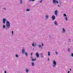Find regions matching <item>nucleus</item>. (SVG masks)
I'll return each mask as SVG.
<instances>
[{
	"mask_svg": "<svg viewBox=\"0 0 73 73\" xmlns=\"http://www.w3.org/2000/svg\"><path fill=\"white\" fill-rule=\"evenodd\" d=\"M6 23V25L7 26V28L8 27L9 28H10V25H11V23L9 22V21H7Z\"/></svg>",
	"mask_w": 73,
	"mask_h": 73,
	"instance_id": "obj_1",
	"label": "nucleus"
},
{
	"mask_svg": "<svg viewBox=\"0 0 73 73\" xmlns=\"http://www.w3.org/2000/svg\"><path fill=\"white\" fill-rule=\"evenodd\" d=\"M53 64H54V65H53V67H56L57 63L56 62V61H55L54 60H53Z\"/></svg>",
	"mask_w": 73,
	"mask_h": 73,
	"instance_id": "obj_2",
	"label": "nucleus"
},
{
	"mask_svg": "<svg viewBox=\"0 0 73 73\" xmlns=\"http://www.w3.org/2000/svg\"><path fill=\"white\" fill-rule=\"evenodd\" d=\"M52 19V20L53 21H54V20L56 19V17H55V16L54 15H53L51 17Z\"/></svg>",
	"mask_w": 73,
	"mask_h": 73,
	"instance_id": "obj_3",
	"label": "nucleus"
},
{
	"mask_svg": "<svg viewBox=\"0 0 73 73\" xmlns=\"http://www.w3.org/2000/svg\"><path fill=\"white\" fill-rule=\"evenodd\" d=\"M53 3H55V4H56V3L57 4L58 3V1H56V0H53Z\"/></svg>",
	"mask_w": 73,
	"mask_h": 73,
	"instance_id": "obj_4",
	"label": "nucleus"
},
{
	"mask_svg": "<svg viewBox=\"0 0 73 73\" xmlns=\"http://www.w3.org/2000/svg\"><path fill=\"white\" fill-rule=\"evenodd\" d=\"M36 55L37 58H38V57H39V54H38V53L36 52Z\"/></svg>",
	"mask_w": 73,
	"mask_h": 73,
	"instance_id": "obj_5",
	"label": "nucleus"
},
{
	"mask_svg": "<svg viewBox=\"0 0 73 73\" xmlns=\"http://www.w3.org/2000/svg\"><path fill=\"white\" fill-rule=\"evenodd\" d=\"M5 21H6V19L5 18H3V24L5 23Z\"/></svg>",
	"mask_w": 73,
	"mask_h": 73,
	"instance_id": "obj_6",
	"label": "nucleus"
},
{
	"mask_svg": "<svg viewBox=\"0 0 73 73\" xmlns=\"http://www.w3.org/2000/svg\"><path fill=\"white\" fill-rule=\"evenodd\" d=\"M58 13V11L57 10H56L55 11V15L56 16H57V13Z\"/></svg>",
	"mask_w": 73,
	"mask_h": 73,
	"instance_id": "obj_7",
	"label": "nucleus"
},
{
	"mask_svg": "<svg viewBox=\"0 0 73 73\" xmlns=\"http://www.w3.org/2000/svg\"><path fill=\"white\" fill-rule=\"evenodd\" d=\"M22 54H24V53H25V50L24 48H23L22 50Z\"/></svg>",
	"mask_w": 73,
	"mask_h": 73,
	"instance_id": "obj_8",
	"label": "nucleus"
},
{
	"mask_svg": "<svg viewBox=\"0 0 73 73\" xmlns=\"http://www.w3.org/2000/svg\"><path fill=\"white\" fill-rule=\"evenodd\" d=\"M31 65L32 66H35V63L34 62H31Z\"/></svg>",
	"mask_w": 73,
	"mask_h": 73,
	"instance_id": "obj_9",
	"label": "nucleus"
},
{
	"mask_svg": "<svg viewBox=\"0 0 73 73\" xmlns=\"http://www.w3.org/2000/svg\"><path fill=\"white\" fill-rule=\"evenodd\" d=\"M54 24L55 25H57V21H54Z\"/></svg>",
	"mask_w": 73,
	"mask_h": 73,
	"instance_id": "obj_10",
	"label": "nucleus"
},
{
	"mask_svg": "<svg viewBox=\"0 0 73 73\" xmlns=\"http://www.w3.org/2000/svg\"><path fill=\"white\" fill-rule=\"evenodd\" d=\"M46 19H48V18H49V15H46Z\"/></svg>",
	"mask_w": 73,
	"mask_h": 73,
	"instance_id": "obj_11",
	"label": "nucleus"
},
{
	"mask_svg": "<svg viewBox=\"0 0 73 73\" xmlns=\"http://www.w3.org/2000/svg\"><path fill=\"white\" fill-rule=\"evenodd\" d=\"M26 71L27 73H28V72H29V70L27 69V68L26 69Z\"/></svg>",
	"mask_w": 73,
	"mask_h": 73,
	"instance_id": "obj_12",
	"label": "nucleus"
},
{
	"mask_svg": "<svg viewBox=\"0 0 73 73\" xmlns=\"http://www.w3.org/2000/svg\"><path fill=\"white\" fill-rule=\"evenodd\" d=\"M62 31L63 32H65V29L64 28H62Z\"/></svg>",
	"mask_w": 73,
	"mask_h": 73,
	"instance_id": "obj_13",
	"label": "nucleus"
},
{
	"mask_svg": "<svg viewBox=\"0 0 73 73\" xmlns=\"http://www.w3.org/2000/svg\"><path fill=\"white\" fill-rule=\"evenodd\" d=\"M68 51L69 52H70V48H69L68 49Z\"/></svg>",
	"mask_w": 73,
	"mask_h": 73,
	"instance_id": "obj_14",
	"label": "nucleus"
},
{
	"mask_svg": "<svg viewBox=\"0 0 73 73\" xmlns=\"http://www.w3.org/2000/svg\"><path fill=\"white\" fill-rule=\"evenodd\" d=\"M48 56H50V52H48Z\"/></svg>",
	"mask_w": 73,
	"mask_h": 73,
	"instance_id": "obj_15",
	"label": "nucleus"
},
{
	"mask_svg": "<svg viewBox=\"0 0 73 73\" xmlns=\"http://www.w3.org/2000/svg\"><path fill=\"white\" fill-rule=\"evenodd\" d=\"M26 11H27V12H29V11H30V9H26Z\"/></svg>",
	"mask_w": 73,
	"mask_h": 73,
	"instance_id": "obj_16",
	"label": "nucleus"
},
{
	"mask_svg": "<svg viewBox=\"0 0 73 73\" xmlns=\"http://www.w3.org/2000/svg\"><path fill=\"white\" fill-rule=\"evenodd\" d=\"M15 56L16 57H19V55H18V54H16L15 55Z\"/></svg>",
	"mask_w": 73,
	"mask_h": 73,
	"instance_id": "obj_17",
	"label": "nucleus"
},
{
	"mask_svg": "<svg viewBox=\"0 0 73 73\" xmlns=\"http://www.w3.org/2000/svg\"><path fill=\"white\" fill-rule=\"evenodd\" d=\"M25 55H26V56H28V53L27 52H25Z\"/></svg>",
	"mask_w": 73,
	"mask_h": 73,
	"instance_id": "obj_18",
	"label": "nucleus"
},
{
	"mask_svg": "<svg viewBox=\"0 0 73 73\" xmlns=\"http://www.w3.org/2000/svg\"><path fill=\"white\" fill-rule=\"evenodd\" d=\"M65 19L66 21H68V17H66Z\"/></svg>",
	"mask_w": 73,
	"mask_h": 73,
	"instance_id": "obj_19",
	"label": "nucleus"
},
{
	"mask_svg": "<svg viewBox=\"0 0 73 73\" xmlns=\"http://www.w3.org/2000/svg\"><path fill=\"white\" fill-rule=\"evenodd\" d=\"M5 28V25H3V28Z\"/></svg>",
	"mask_w": 73,
	"mask_h": 73,
	"instance_id": "obj_20",
	"label": "nucleus"
},
{
	"mask_svg": "<svg viewBox=\"0 0 73 73\" xmlns=\"http://www.w3.org/2000/svg\"><path fill=\"white\" fill-rule=\"evenodd\" d=\"M59 4L60 5H61V1H59Z\"/></svg>",
	"mask_w": 73,
	"mask_h": 73,
	"instance_id": "obj_21",
	"label": "nucleus"
},
{
	"mask_svg": "<svg viewBox=\"0 0 73 73\" xmlns=\"http://www.w3.org/2000/svg\"><path fill=\"white\" fill-rule=\"evenodd\" d=\"M32 46H35V44H34V43H33L32 44Z\"/></svg>",
	"mask_w": 73,
	"mask_h": 73,
	"instance_id": "obj_22",
	"label": "nucleus"
},
{
	"mask_svg": "<svg viewBox=\"0 0 73 73\" xmlns=\"http://www.w3.org/2000/svg\"><path fill=\"white\" fill-rule=\"evenodd\" d=\"M64 17H66V14H64Z\"/></svg>",
	"mask_w": 73,
	"mask_h": 73,
	"instance_id": "obj_23",
	"label": "nucleus"
},
{
	"mask_svg": "<svg viewBox=\"0 0 73 73\" xmlns=\"http://www.w3.org/2000/svg\"><path fill=\"white\" fill-rule=\"evenodd\" d=\"M38 47H39V48H41V45L40 44H39L38 45Z\"/></svg>",
	"mask_w": 73,
	"mask_h": 73,
	"instance_id": "obj_24",
	"label": "nucleus"
},
{
	"mask_svg": "<svg viewBox=\"0 0 73 73\" xmlns=\"http://www.w3.org/2000/svg\"><path fill=\"white\" fill-rule=\"evenodd\" d=\"M32 61H35V59L34 58H32Z\"/></svg>",
	"mask_w": 73,
	"mask_h": 73,
	"instance_id": "obj_25",
	"label": "nucleus"
},
{
	"mask_svg": "<svg viewBox=\"0 0 73 73\" xmlns=\"http://www.w3.org/2000/svg\"><path fill=\"white\" fill-rule=\"evenodd\" d=\"M43 1V0H41V1H40V3H41Z\"/></svg>",
	"mask_w": 73,
	"mask_h": 73,
	"instance_id": "obj_26",
	"label": "nucleus"
},
{
	"mask_svg": "<svg viewBox=\"0 0 73 73\" xmlns=\"http://www.w3.org/2000/svg\"><path fill=\"white\" fill-rule=\"evenodd\" d=\"M40 54L41 56H42L43 55L42 53H40Z\"/></svg>",
	"mask_w": 73,
	"mask_h": 73,
	"instance_id": "obj_27",
	"label": "nucleus"
},
{
	"mask_svg": "<svg viewBox=\"0 0 73 73\" xmlns=\"http://www.w3.org/2000/svg\"><path fill=\"white\" fill-rule=\"evenodd\" d=\"M12 35H13V31H12Z\"/></svg>",
	"mask_w": 73,
	"mask_h": 73,
	"instance_id": "obj_28",
	"label": "nucleus"
},
{
	"mask_svg": "<svg viewBox=\"0 0 73 73\" xmlns=\"http://www.w3.org/2000/svg\"><path fill=\"white\" fill-rule=\"evenodd\" d=\"M20 4H22V0H20Z\"/></svg>",
	"mask_w": 73,
	"mask_h": 73,
	"instance_id": "obj_29",
	"label": "nucleus"
},
{
	"mask_svg": "<svg viewBox=\"0 0 73 73\" xmlns=\"http://www.w3.org/2000/svg\"><path fill=\"white\" fill-rule=\"evenodd\" d=\"M55 53L56 54H58V52H57L56 51L55 52Z\"/></svg>",
	"mask_w": 73,
	"mask_h": 73,
	"instance_id": "obj_30",
	"label": "nucleus"
},
{
	"mask_svg": "<svg viewBox=\"0 0 73 73\" xmlns=\"http://www.w3.org/2000/svg\"><path fill=\"white\" fill-rule=\"evenodd\" d=\"M42 46H44V45H43V43H42Z\"/></svg>",
	"mask_w": 73,
	"mask_h": 73,
	"instance_id": "obj_31",
	"label": "nucleus"
},
{
	"mask_svg": "<svg viewBox=\"0 0 73 73\" xmlns=\"http://www.w3.org/2000/svg\"><path fill=\"white\" fill-rule=\"evenodd\" d=\"M71 56H72V57H73V53H72L71 54Z\"/></svg>",
	"mask_w": 73,
	"mask_h": 73,
	"instance_id": "obj_32",
	"label": "nucleus"
},
{
	"mask_svg": "<svg viewBox=\"0 0 73 73\" xmlns=\"http://www.w3.org/2000/svg\"><path fill=\"white\" fill-rule=\"evenodd\" d=\"M33 54V52H32L31 53V56H32V55Z\"/></svg>",
	"mask_w": 73,
	"mask_h": 73,
	"instance_id": "obj_33",
	"label": "nucleus"
},
{
	"mask_svg": "<svg viewBox=\"0 0 73 73\" xmlns=\"http://www.w3.org/2000/svg\"><path fill=\"white\" fill-rule=\"evenodd\" d=\"M42 56V58H44V56H43V55H41Z\"/></svg>",
	"mask_w": 73,
	"mask_h": 73,
	"instance_id": "obj_34",
	"label": "nucleus"
},
{
	"mask_svg": "<svg viewBox=\"0 0 73 73\" xmlns=\"http://www.w3.org/2000/svg\"><path fill=\"white\" fill-rule=\"evenodd\" d=\"M5 73H7V71H6V70L5 71Z\"/></svg>",
	"mask_w": 73,
	"mask_h": 73,
	"instance_id": "obj_35",
	"label": "nucleus"
},
{
	"mask_svg": "<svg viewBox=\"0 0 73 73\" xmlns=\"http://www.w3.org/2000/svg\"><path fill=\"white\" fill-rule=\"evenodd\" d=\"M48 61H49V58H48Z\"/></svg>",
	"mask_w": 73,
	"mask_h": 73,
	"instance_id": "obj_36",
	"label": "nucleus"
},
{
	"mask_svg": "<svg viewBox=\"0 0 73 73\" xmlns=\"http://www.w3.org/2000/svg\"><path fill=\"white\" fill-rule=\"evenodd\" d=\"M58 7H60V5H58Z\"/></svg>",
	"mask_w": 73,
	"mask_h": 73,
	"instance_id": "obj_37",
	"label": "nucleus"
},
{
	"mask_svg": "<svg viewBox=\"0 0 73 73\" xmlns=\"http://www.w3.org/2000/svg\"><path fill=\"white\" fill-rule=\"evenodd\" d=\"M29 1H32V0H29Z\"/></svg>",
	"mask_w": 73,
	"mask_h": 73,
	"instance_id": "obj_38",
	"label": "nucleus"
},
{
	"mask_svg": "<svg viewBox=\"0 0 73 73\" xmlns=\"http://www.w3.org/2000/svg\"><path fill=\"white\" fill-rule=\"evenodd\" d=\"M34 60H35V61H36V58H35V59H34Z\"/></svg>",
	"mask_w": 73,
	"mask_h": 73,
	"instance_id": "obj_39",
	"label": "nucleus"
},
{
	"mask_svg": "<svg viewBox=\"0 0 73 73\" xmlns=\"http://www.w3.org/2000/svg\"><path fill=\"white\" fill-rule=\"evenodd\" d=\"M3 9H5V10H6V9H5V8H3Z\"/></svg>",
	"mask_w": 73,
	"mask_h": 73,
	"instance_id": "obj_40",
	"label": "nucleus"
},
{
	"mask_svg": "<svg viewBox=\"0 0 73 73\" xmlns=\"http://www.w3.org/2000/svg\"><path fill=\"white\" fill-rule=\"evenodd\" d=\"M69 72H70V71H68V73H69Z\"/></svg>",
	"mask_w": 73,
	"mask_h": 73,
	"instance_id": "obj_41",
	"label": "nucleus"
},
{
	"mask_svg": "<svg viewBox=\"0 0 73 73\" xmlns=\"http://www.w3.org/2000/svg\"><path fill=\"white\" fill-rule=\"evenodd\" d=\"M31 58H32H32H33V56H31Z\"/></svg>",
	"mask_w": 73,
	"mask_h": 73,
	"instance_id": "obj_42",
	"label": "nucleus"
},
{
	"mask_svg": "<svg viewBox=\"0 0 73 73\" xmlns=\"http://www.w3.org/2000/svg\"><path fill=\"white\" fill-rule=\"evenodd\" d=\"M35 1V0H32L33 2Z\"/></svg>",
	"mask_w": 73,
	"mask_h": 73,
	"instance_id": "obj_43",
	"label": "nucleus"
},
{
	"mask_svg": "<svg viewBox=\"0 0 73 73\" xmlns=\"http://www.w3.org/2000/svg\"><path fill=\"white\" fill-rule=\"evenodd\" d=\"M70 71L72 70V69H71V68L70 69Z\"/></svg>",
	"mask_w": 73,
	"mask_h": 73,
	"instance_id": "obj_44",
	"label": "nucleus"
},
{
	"mask_svg": "<svg viewBox=\"0 0 73 73\" xmlns=\"http://www.w3.org/2000/svg\"><path fill=\"white\" fill-rule=\"evenodd\" d=\"M49 37H51V36H50V35Z\"/></svg>",
	"mask_w": 73,
	"mask_h": 73,
	"instance_id": "obj_45",
	"label": "nucleus"
},
{
	"mask_svg": "<svg viewBox=\"0 0 73 73\" xmlns=\"http://www.w3.org/2000/svg\"><path fill=\"white\" fill-rule=\"evenodd\" d=\"M69 40L70 41V39H69Z\"/></svg>",
	"mask_w": 73,
	"mask_h": 73,
	"instance_id": "obj_46",
	"label": "nucleus"
}]
</instances>
